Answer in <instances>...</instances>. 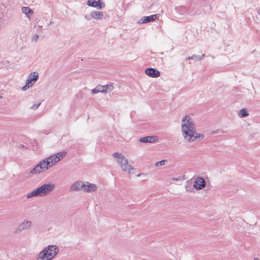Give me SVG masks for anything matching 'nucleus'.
Listing matches in <instances>:
<instances>
[{
  "label": "nucleus",
  "mask_w": 260,
  "mask_h": 260,
  "mask_svg": "<svg viewBox=\"0 0 260 260\" xmlns=\"http://www.w3.org/2000/svg\"><path fill=\"white\" fill-rule=\"evenodd\" d=\"M49 259H53L59 252V248L56 245H50L43 250Z\"/></svg>",
  "instance_id": "423d86ee"
},
{
  "label": "nucleus",
  "mask_w": 260,
  "mask_h": 260,
  "mask_svg": "<svg viewBox=\"0 0 260 260\" xmlns=\"http://www.w3.org/2000/svg\"><path fill=\"white\" fill-rule=\"evenodd\" d=\"M157 139L156 136H149L140 138L139 141L142 143H154L157 141Z\"/></svg>",
  "instance_id": "ddd939ff"
},
{
  "label": "nucleus",
  "mask_w": 260,
  "mask_h": 260,
  "mask_svg": "<svg viewBox=\"0 0 260 260\" xmlns=\"http://www.w3.org/2000/svg\"><path fill=\"white\" fill-rule=\"evenodd\" d=\"M29 173H30V174H32V170H31L29 172Z\"/></svg>",
  "instance_id": "2f4dec72"
},
{
  "label": "nucleus",
  "mask_w": 260,
  "mask_h": 260,
  "mask_svg": "<svg viewBox=\"0 0 260 260\" xmlns=\"http://www.w3.org/2000/svg\"><path fill=\"white\" fill-rule=\"evenodd\" d=\"M19 148H24V146L23 145H20L19 146Z\"/></svg>",
  "instance_id": "c756f323"
},
{
  "label": "nucleus",
  "mask_w": 260,
  "mask_h": 260,
  "mask_svg": "<svg viewBox=\"0 0 260 260\" xmlns=\"http://www.w3.org/2000/svg\"><path fill=\"white\" fill-rule=\"evenodd\" d=\"M39 78V74L36 72H34V84L37 81Z\"/></svg>",
  "instance_id": "393cba45"
},
{
  "label": "nucleus",
  "mask_w": 260,
  "mask_h": 260,
  "mask_svg": "<svg viewBox=\"0 0 260 260\" xmlns=\"http://www.w3.org/2000/svg\"><path fill=\"white\" fill-rule=\"evenodd\" d=\"M2 98L3 96L0 95V99H2Z\"/></svg>",
  "instance_id": "72a5a7b5"
},
{
  "label": "nucleus",
  "mask_w": 260,
  "mask_h": 260,
  "mask_svg": "<svg viewBox=\"0 0 260 260\" xmlns=\"http://www.w3.org/2000/svg\"><path fill=\"white\" fill-rule=\"evenodd\" d=\"M90 16L96 20H101L104 17V15L102 12L93 11L90 13Z\"/></svg>",
  "instance_id": "2eb2a0df"
},
{
  "label": "nucleus",
  "mask_w": 260,
  "mask_h": 260,
  "mask_svg": "<svg viewBox=\"0 0 260 260\" xmlns=\"http://www.w3.org/2000/svg\"><path fill=\"white\" fill-rule=\"evenodd\" d=\"M66 155L67 152L65 151H62L52 155L51 156L47 157V159L48 161H49L50 165L51 167H52L58 161L62 160L66 156Z\"/></svg>",
  "instance_id": "20e7f679"
},
{
  "label": "nucleus",
  "mask_w": 260,
  "mask_h": 260,
  "mask_svg": "<svg viewBox=\"0 0 260 260\" xmlns=\"http://www.w3.org/2000/svg\"><path fill=\"white\" fill-rule=\"evenodd\" d=\"M113 156L116 159V162L123 171L127 172L129 174L134 173L132 172L134 170V168L128 164L127 159L123 155L115 152L113 154Z\"/></svg>",
  "instance_id": "f03ea898"
},
{
  "label": "nucleus",
  "mask_w": 260,
  "mask_h": 260,
  "mask_svg": "<svg viewBox=\"0 0 260 260\" xmlns=\"http://www.w3.org/2000/svg\"><path fill=\"white\" fill-rule=\"evenodd\" d=\"M103 88L104 87H103V85H98L94 88L91 90V93L92 94H94L99 92L104 93V89Z\"/></svg>",
  "instance_id": "a211bd4d"
},
{
  "label": "nucleus",
  "mask_w": 260,
  "mask_h": 260,
  "mask_svg": "<svg viewBox=\"0 0 260 260\" xmlns=\"http://www.w3.org/2000/svg\"><path fill=\"white\" fill-rule=\"evenodd\" d=\"M145 74L149 77L156 78L160 76V72L154 68H147L145 70Z\"/></svg>",
  "instance_id": "9b49d317"
},
{
  "label": "nucleus",
  "mask_w": 260,
  "mask_h": 260,
  "mask_svg": "<svg viewBox=\"0 0 260 260\" xmlns=\"http://www.w3.org/2000/svg\"><path fill=\"white\" fill-rule=\"evenodd\" d=\"M32 73H30L27 80L25 85L21 88V89L23 91L26 90L28 87H31L32 85Z\"/></svg>",
  "instance_id": "dca6fc26"
},
{
  "label": "nucleus",
  "mask_w": 260,
  "mask_h": 260,
  "mask_svg": "<svg viewBox=\"0 0 260 260\" xmlns=\"http://www.w3.org/2000/svg\"><path fill=\"white\" fill-rule=\"evenodd\" d=\"M205 185L206 182L204 178L202 177H198L194 182L193 187L197 190H201L205 187Z\"/></svg>",
  "instance_id": "1a4fd4ad"
},
{
  "label": "nucleus",
  "mask_w": 260,
  "mask_h": 260,
  "mask_svg": "<svg viewBox=\"0 0 260 260\" xmlns=\"http://www.w3.org/2000/svg\"><path fill=\"white\" fill-rule=\"evenodd\" d=\"M181 134L184 139L191 143L199 141L204 138V135L196 132V124L189 115L182 117L181 121Z\"/></svg>",
  "instance_id": "f257e3e1"
},
{
  "label": "nucleus",
  "mask_w": 260,
  "mask_h": 260,
  "mask_svg": "<svg viewBox=\"0 0 260 260\" xmlns=\"http://www.w3.org/2000/svg\"><path fill=\"white\" fill-rule=\"evenodd\" d=\"M167 162V160L166 159H163L162 160H160L159 161H158L155 163V166H161L165 165V163Z\"/></svg>",
  "instance_id": "b1692460"
},
{
  "label": "nucleus",
  "mask_w": 260,
  "mask_h": 260,
  "mask_svg": "<svg viewBox=\"0 0 260 260\" xmlns=\"http://www.w3.org/2000/svg\"><path fill=\"white\" fill-rule=\"evenodd\" d=\"M41 104V101H39L36 104H34V110L37 109Z\"/></svg>",
  "instance_id": "a878e982"
},
{
  "label": "nucleus",
  "mask_w": 260,
  "mask_h": 260,
  "mask_svg": "<svg viewBox=\"0 0 260 260\" xmlns=\"http://www.w3.org/2000/svg\"><path fill=\"white\" fill-rule=\"evenodd\" d=\"M254 260H259V259H258V258H257V257H255V258H254Z\"/></svg>",
  "instance_id": "7c9ffc66"
},
{
  "label": "nucleus",
  "mask_w": 260,
  "mask_h": 260,
  "mask_svg": "<svg viewBox=\"0 0 260 260\" xmlns=\"http://www.w3.org/2000/svg\"><path fill=\"white\" fill-rule=\"evenodd\" d=\"M157 18L156 14L152 15L149 16L143 17L139 21V23H147L155 20Z\"/></svg>",
  "instance_id": "4468645a"
},
{
  "label": "nucleus",
  "mask_w": 260,
  "mask_h": 260,
  "mask_svg": "<svg viewBox=\"0 0 260 260\" xmlns=\"http://www.w3.org/2000/svg\"><path fill=\"white\" fill-rule=\"evenodd\" d=\"M97 189V186L95 184L89 182H85L83 191L86 192H93Z\"/></svg>",
  "instance_id": "f8f14e48"
},
{
  "label": "nucleus",
  "mask_w": 260,
  "mask_h": 260,
  "mask_svg": "<svg viewBox=\"0 0 260 260\" xmlns=\"http://www.w3.org/2000/svg\"><path fill=\"white\" fill-rule=\"evenodd\" d=\"M217 132H212V133H217Z\"/></svg>",
  "instance_id": "473e14b6"
},
{
  "label": "nucleus",
  "mask_w": 260,
  "mask_h": 260,
  "mask_svg": "<svg viewBox=\"0 0 260 260\" xmlns=\"http://www.w3.org/2000/svg\"><path fill=\"white\" fill-rule=\"evenodd\" d=\"M36 260H50L44 250H42L38 254Z\"/></svg>",
  "instance_id": "6ab92c4d"
},
{
  "label": "nucleus",
  "mask_w": 260,
  "mask_h": 260,
  "mask_svg": "<svg viewBox=\"0 0 260 260\" xmlns=\"http://www.w3.org/2000/svg\"><path fill=\"white\" fill-rule=\"evenodd\" d=\"M85 182L82 181H76L70 187V190L76 191L82 190H84Z\"/></svg>",
  "instance_id": "6e6552de"
},
{
  "label": "nucleus",
  "mask_w": 260,
  "mask_h": 260,
  "mask_svg": "<svg viewBox=\"0 0 260 260\" xmlns=\"http://www.w3.org/2000/svg\"><path fill=\"white\" fill-rule=\"evenodd\" d=\"M205 56L204 54H202L201 56H198L196 55H193L191 56H189L186 58V59L187 60H191V59H197L198 60H201L203 57H204Z\"/></svg>",
  "instance_id": "4be33fe9"
},
{
  "label": "nucleus",
  "mask_w": 260,
  "mask_h": 260,
  "mask_svg": "<svg viewBox=\"0 0 260 260\" xmlns=\"http://www.w3.org/2000/svg\"><path fill=\"white\" fill-rule=\"evenodd\" d=\"M183 179H184L183 177L179 176V177H177V178H172V180L179 181V180H182Z\"/></svg>",
  "instance_id": "bb28decb"
},
{
  "label": "nucleus",
  "mask_w": 260,
  "mask_h": 260,
  "mask_svg": "<svg viewBox=\"0 0 260 260\" xmlns=\"http://www.w3.org/2000/svg\"><path fill=\"white\" fill-rule=\"evenodd\" d=\"M55 188L52 183L44 184L34 190V197H43L50 193Z\"/></svg>",
  "instance_id": "7ed1b4c3"
},
{
  "label": "nucleus",
  "mask_w": 260,
  "mask_h": 260,
  "mask_svg": "<svg viewBox=\"0 0 260 260\" xmlns=\"http://www.w3.org/2000/svg\"><path fill=\"white\" fill-rule=\"evenodd\" d=\"M22 12L30 20L31 15L32 14V10L28 7H24L22 8Z\"/></svg>",
  "instance_id": "f3484780"
},
{
  "label": "nucleus",
  "mask_w": 260,
  "mask_h": 260,
  "mask_svg": "<svg viewBox=\"0 0 260 260\" xmlns=\"http://www.w3.org/2000/svg\"><path fill=\"white\" fill-rule=\"evenodd\" d=\"M34 21H35V23L36 24H38L39 28H41L43 24V21L42 20H41V18H35V20Z\"/></svg>",
  "instance_id": "5701e85b"
},
{
  "label": "nucleus",
  "mask_w": 260,
  "mask_h": 260,
  "mask_svg": "<svg viewBox=\"0 0 260 260\" xmlns=\"http://www.w3.org/2000/svg\"><path fill=\"white\" fill-rule=\"evenodd\" d=\"M238 115L240 117L244 118L247 116L249 113L245 109H242L240 110Z\"/></svg>",
  "instance_id": "412c9836"
},
{
  "label": "nucleus",
  "mask_w": 260,
  "mask_h": 260,
  "mask_svg": "<svg viewBox=\"0 0 260 260\" xmlns=\"http://www.w3.org/2000/svg\"><path fill=\"white\" fill-rule=\"evenodd\" d=\"M87 5L89 6L96 8L98 10H101L105 7V4L101 2V0L90 1L88 0L87 2Z\"/></svg>",
  "instance_id": "9d476101"
},
{
  "label": "nucleus",
  "mask_w": 260,
  "mask_h": 260,
  "mask_svg": "<svg viewBox=\"0 0 260 260\" xmlns=\"http://www.w3.org/2000/svg\"><path fill=\"white\" fill-rule=\"evenodd\" d=\"M31 221L29 220H24L14 230V234L18 235L20 234L22 231L29 229L31 226Z\"/></svg>",
  "instance_id": "0eeeda50"
},
{
  "label": "nucleus",
  "mask_w": 260,
  "mask_h": 260,
  "mask_svg": "<svg viewBox=\"0 0 260 260\" xmlns=\"http://www.w3.org/2000/svg\"><path fill=\"white\" fill-rule=\"evenodd\" d=\"M32 191H31V192H29V193L27 194V198H28V199H29V198H32Z\"/></svg>",
  "instance_id": "cd10ccee"
},
{
  "label": "nucleus",
  "mask_w": 260,
  "mask_h": 260,
  "mask_svg": "<svg viewBox=\"0 0 260 260\" xmlns=\"http://www.w3.org/2000/svg\"><path fill=\"white\" fill-rule=\"evenodd\" d=\"M51 168L49 161L46 158L40 162L39 164L34 168V173H40Z\"/></svg>",
  "instance_id": "39448f33"
},
{
  "label": "nucleus",
  "mask_w": 260,
  "mask_h": 260,
  "mask_svg": "<svg viewBox=\"0 0 260 260\" xmlns=\"http://www.w3.org/2000/svg\"><path fill=\"white\" fill-rule=\"evenodd\" d=\"M38 39H39L38 35H37L35 37H34V40H35L36 42H37L38 41Z\"/></svg>",
  "instance_id": "c85d7f7f"
},
{
  "label": "nucleus",
  "mask_w": 260,
  "mask_h": 260,
  "mask_svg": "<svg viewBox=\"0 0 260 260\" xmlns=\"http://www.w3.org/2000/svg\"><path fill=\"white\" fill-rule=\"evenodd\" d=\"M104 87V93L110 92L112 91L114 89V87L112 84H108L106 85L103 86Z\"/></svg>",
  "instance_id": "aec40b11"
}]
</instances>
